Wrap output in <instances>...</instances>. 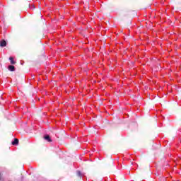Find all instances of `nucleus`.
I'll return each mask as SVG.
<instances>
[{"label": "nucleus", "mask_w": 181, "mask_h": 181, "mask_svg": "<svg viewBox=\"0 0 181 181\" xmlns=\"http://www.w3.org/2000/svg\"><path fill=\"white\" fill-rule=\"evenodd\" d=\"M45 140H47L48 141H52V139H50V136H49V134H46L45 136Z\"/></svg>", "instance_id": "20e7f679"}, {"label": "nucleus", "mask_w": 181, "mask_h": 181, "mask_svg": "<svg viewBox=\"0 0 181 181\" xmlns=\"http://www.w3.org/2000/svg\"><path fill=\"white\" fill-rule=\"evenodd\" d=\"M8 70H10L11 71H15V66H13V64L8 66Z\"/></svg>", "instance_id": "f03ea898"}, {"label": "nucleus", "mask_w": 181, "mask_h": 181, "mask_svg": "<svg viewBox=\"0 0 181 181\" xmlns=\"http://www.w3.org/2000/svg\"><path fill=\"white\" fill-rule=\"evenodd\" d=\"M0 179H1V173H0Z\"/></svg>", "instance_id": "6e6552de"}, {"label": "nucleus", "mask_w": 181, "mask_h": 181, "mask_svg": "<svg viewBox=\"0 0 181 181\" xmlns=\"http://www.w3.org/2000/svg\"><path fill=\"white\" fill-rule=\"evenodd\" d=\"M30 8H35V6H31Z\"/></svg>", "instance_id": "0eeeda50"}, {"label": "nucleus", "mask_w": 181, "mask_h": 181, "mask_svg": "<svg viewBox=\"0 0 181 181\" xmlns=\"http://www.w3.org/2000/svg\"><path fill=\"white\" fill-rule=\"evenodd\" d=\"M6 45H7L6 40H5L4 39H3L2 40H1V42H0V46H1V47H5V46H6Z\"/></svg>", "instance_id": "f257e3e1"}, {"label": "nucleus", "mask_w": 181, "mask_h": 181, "mask_svg": "<svg viewBox=\"0 0 181 181\" xmlns=\"http://www.w3.org/2000/svg\"><path fill=\"white\" fill-rule=\"evenodd\" d=\"M9 59H10L11 64L12 65L15 64L16 62H15V60L13 59V57H9Z\"/></svg>", "instance_id": "39448f33"}, {"label": "nucleus", "mask_w": 181, "mask_h": 181, "mask_svg": "<svg viewBox=\"0 0 181 181\" xmlns=\"http://www.w3.org/2000/svg\"><path fill=\"white\" fill-rule=\"evenodd\" d=\"M77 174L78 175L81 176V171H77Z\"/></svg>", "instance_id": "423d86ee"}, {"label": "nucleus", "mask_w": 181, "mask_h": 181, "mask_svg": "<svg viewBox=\"0 0 181 181\" xmlns=\"http://www.w3.org/2000/svg\"><path fill=\"white\" fill-rule=\"evenodd\" d=\"M18 143H19L18 139H14V140L12 141V144L13 145L18 144Z\"/></svg>", "instance_id": "7ed1b4c3"}]
</instances>
